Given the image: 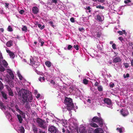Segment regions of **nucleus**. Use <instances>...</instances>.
<instances>
[{"label":"nucleus","mask_w":133,"mask_h":133,"mask_svg":"<svg viewBox=\"0 0 133 133\" xmlns=\"http://www.w3.org/2000/svg\"><path fill=\"white\" fill-rule=\"evenodd\" d=\"M72 46L70 45H68L67 49L68 50H70L72 48Z\"/></svg>","instance_id":"48"},{"label":"nucleus","mask_w":133,"mask_h":133,"mask_svg":"<svg viewBox=\"0 0 133 133\" xmlns=\"http://www.w3.org/2000/svg\"><path fill=\"white\" fill-rule=\"evenodd\" d=\"M12 42L11 40L8 42L6 44V46L8 47H10L12 45Z\"/></svg>","instance_id":"18"},{"label":"nucleus","mask_w":133,"mask_h":133,"mask_svg":"<svg viewBox=\"0 0 133 133\" xmlns=\"http://www.w3.org/2000/svg\"><path fill=\"white\" fill-rule=\"evenodd\" d=\"M116 130L118 131L120 133H122V129L121 128H117Z\"/></svg>","instance_id":"38"},{"label":"nucleus","mask_w":133,"mask_h":133,"mask_svg":"<svg viewBox=\"0 0 133 133\" xmlns=\"http://www.w3.org/2000/svg\"><path fill=\"white\" fill-rule=\"evenodd\" d=\"M18 93L20 96H22L23 104L26 103L25 105V107L27 110H29L30 109V104L28 101V99L30 102H31L32 99V97L31 92L29 91L22 89L21 90L18 92Z\"/></svg>","instance_id":"1"},{"label":"nucleus","mask_w":133,"mask_h":133,"mask_svg":"<svg viewBox=\"0 0 133 133\" xmlns=\"http://www.w3.org/2000/svg\"><path fill=\"white\" fill-rule=\"evenodd\" d=\"M0 31L2 32H4V30L3 28H0Z\"/></svg>","instance_id":"64"},{"label":"nucleus","mask_w":133,"mask_h":133,"mask_svg":"<svg viewBox=\"0 0 133 133\" xmlns=\"http://www.w3.org/2000/svg\"><path fill=\"white\" fill-rule=\"evenodd\" d=\"M124 65H125V67L126 68H128L129 66V65H128V64L127 63H125L124 64Z\"/></svg>","instance_id":"59"},{"label":"nucleus","mask_w":133,"mask_h":133,"mask_svg":"<svg viewBox=\"0 0 133 133\" xmlns=\"http://www.w3.org/2000/svg\"><path fill=\"white\" fill-rule=\"evenodd\" d=\"M17 116L19 123H22V121H23V119L21 116L20 115L18 114L17 115Z\"/></svg>","instance_id":"19"},{"label":"nucleus","mask_w":133,"mask_h":133,"mask_svg":"<svg viewBox=\"0 0 133 133\" xmlns=\"http://www.w3.org/2000/svg\"><path fill=\"white\" fill-rule=\"evenodd\" d=\"M49 23L50 24V25L54 28L55 27V26L53 24V22L52 21H50L49 22Z\"/></svg>","instance_id":"40"},{"label":"nucleus","mask_w":133,"mask_h":133,"mask_svg":"<svg viewBox=\"0 0 133 133\" xmlns=\"http://www.w3.org/2000/svg\"><path fill=\"white\" fill-rule=\"evenodd\" d=\"M39 133H45V131H43L41 129H39Z\"/></svg>","instance_id":"54"},{"label":"nucleus","mask_w":133,"mask_h":133,"mask_svg":"<svg viewBox=\"0 0 133 133\" xmlns=\"http://www.w3.org/2000/svg\"><path fill=\"white\" fill-rule=\"evenodd\" d=\"M0 108L2 110H6V107L5 106H4L3 105L2 106L0 107Z\"/></svg>","instance_id":"39"},{"label":"nucleus","mask_w":133,"mask_h":133,"mask_svg":"<svg viewBox=\"0 0 133 133\" xmlns=\"http://www.w3.org/2000/svg\"><path fill=\"white\" fill-rule=\"evenodd\" d=\"M117 33H119L120 35H122L123 34H125L126 33L125 31V30H123L122 31H117Z\"/></svg>","instance_id":"26"},{"label":"nucleus","mask_w":133,"mask_h":133,"mask_svg":"<svg viewBox=\"0 0 133 133\" xmlns=\"http://www.w3.org/2000/svg\"><path fill=\"white\" fill-rule=\"evenodd\" d=\"M129 45L132 47V49H133V42L129 43Z\"/></svg>","instance_id":"61"},{"label":"nucleus","mask_w":133,"mask_h":133,"mask_svg":"<svg viewBox=\"0 0 133 133\" xmlns=\"http://www.w3.org/2000/svg\"><path fill=\"white\" fill-rule=\"evenodd\" d=\"M89 81L86 79H84L83 80V83L85 84L86 85L88 84Z\"/></svg>","instance_id":"30"},{"label":"nucleus","mask_w":133,"mask_h":133,"mask_svg":"<svg viewBox=\"0 0 133 133\" xmlns=\"http://www.w3.org/2000/svg\"><path fill=\"white\" fill-rule=\"evenodd\" d=\"M96 8H97L103 9L104 8V7L103 6H102L101 5H99L96 6Z\"/></svg>","instance_id":"36"},{"label":"nucleus","mask_w":133,"mask_h":133,"mask_svg":"<svg viewBox=\"0 0 133 133\" xmlns=\"http://www.w3.org/2000/svg\"><path fill=\"white\" fill-rule=\"evenodd\" d=\"M24 12V11L23 10H21L19 12V13L21 14H22Z\"/></svg>","instance_id":"53"},{"label":"nucleus","mask_w":133,"mask_h":133,"mask_svg":"<svg viewBox=\"0 0 133 133\" xmlns=\"http://www.w3.org/2000/svg\"><path fill=\"white\" fill-rule=\"evenodd\" d=\"M80 133H87V130L85 128L84 126L81 127L79 129Z\"/></svg>","instance_id":"7"},{"label":"nucleus","mask_w":133,"mask_h":133,"mask_svg":"<svg viewBox=\"0 0 133 133\" xmlns=\"http://www.w3.org/2000/svg\"><path fill=\"white\" fill-rule=\"evenodd\" d=\"M30 65H31V64L35 63L36 62H35L34 60V59L32 57H31L30 58Z\"/></svg>","instance_id":"23"},{"label":"nucleus","mask_w":133,"mask_h":133,"mask_svg":"<svg viewBox=\"0 0 133 133\" xmlns=\"http://www.w3.org/2000/svg\"><path fill=\"white\" fill-rule=\"evenodd\" d=\"M124 77V78H128L129 76V74L128 73H127L126 74V76H125V75L124 74L123 75Z\"/></svg>","instance_id":"47"},{"label":"nucleus","mask_w":133,"mask_h":133,"mask_svg":"<svg viewBox=\"0 0 133 133\" xmlns=\"http://www.w3.org/2000/svg\"><path fill=\"white\" fill-rule=\"evenodd\" d=\"M62 132L63 133H70L69 131L67 129H65L64 128H62Z\"/></svg>","instance_id":"20"},{"label":"nucleus","mask_w":133,"mask_h":133,"mask_svg":"<svg viewBox=\"0 0 133 133\" xmlns=\"http://www.w3.org/2000/svg\"><path fill=\"white\" fill-rule=\"evenodd\" d=\"M90 125L91 127L95 128H97L98 127V125L94 123H90Z\"/></svg>","instance_id":"25"},{"label":"nucleus","mask_w":133,"mask_h":133,"mask_svg":"<svg viewBox=\"0 0 133 133\" xmlns=\"http://www.w3.org/2000/svg\"><path fill=\"white\" fill-rule=\"evenodd\" d=\"M74 105H67V109L69 111H71L74 108Z\"/></svg>","instance_id":"17"},{"label":"nucleus","mask_w":133,"mask_h":133,"mask_svg":"<svg viewBox=\"0 0 133 133\" xmlns=\"http://www.w3.org/2000/svg\"><path fill=\"white\" fill-rule=\"evenodd\" d=\"M38 26L41 30H42L45 27V26L44 25H43L42 26V25L41 24H38Z\"/></svg>","instance_id":"33"},{"label":"nucleus","mask_w":133,"mask_h":133,"mask_svg":"<svg viewBox=\"0 0 133 133\" xmlns=\"http://www.w3.org/2000/svg\"><path fill=\"white\" fill-rule=\"evenodd\" d=\"M45 65L48 67H50L51 66V63L49 61H46L45 62Z\"/></svg>","instance_id":"21"},{"label":"nucleus","mask_w":133,"mask_h":133,"mask_svg":"<svg viewBox=\"0 0 133 133\" xmlns=\"http://www.w3.org/2000/svg\"><path fill=\"white\" fill-rule=\"evenodd\" d=\"M19 113L22 116H25V113L24 112H23L22 111H19Z\"/></svg>","instance_id":"44"},{"label":"nucleus","mask_w":133,"mask_h":133,"mask_svg":"<svg viewBox=\"0 0 133 133\" xmlns=\"http://www.w3.org/2000/svg\"><path fill=\"white\" fill-rule=\"evenodd\" d=\"M6 51L9 54L12 52L10 50H6Z\"/></svg>","instance_id":"55"},{"label":"nucleus","mask_w":133,"mask_h":133,"mask_svg":"<svg viewBox=\"0 0 133 133\" xmlns=\"http://www.w3.org/2000/svg\"><path fill=\"white\" fill-rule=\"evenodd\" d=\"M97 89L99 91L101 92L103 90V87L102 85H99L97 87Z\"/></svg>","instance_id":"24"},{"label":"nucleus","mask_w":133,"mask_h":133,"mask_svg":"<svg viewBox=\"0 0 133 133\" xmlns=\"http://www.w3.org/2000/svg\"><path fill=\"white\" fill-rule=\"evenodd\" d=\"M120 112L122 115L124 117L127 116L129 114L128 111L127 110L122 109L121 110Z\"/></svg>","instance_id":"6"},{"label":"nucleus","mask_w":133,"mask_h":133,"mask_svg":"<svg viewBox=\"0 0 133 133\" xmlns=\"http://www.w3.org/2000/svg\"><path fill=\"white\" fill-rule=\"evenodd\" d=\"M67 124V123L66 121H65L63 120L62 121V124L63 125H64Z\"/></svg>","instance_id":"52"},{"label":"nucleus","mask_w":133,"mask_h":133,"mask_svg":"<svg viewBox=\"0 0 133 133\" xmlns=\"http://www.w3.org/2000/svg\"><path fill=\"white\" fill-rule=\"evenodd\" d=\"M116 44H115L114 43L112 44V48H113V49H116Z\"/></svg>","instance_id":"45"},{"label":"nucleus","mask_w":133,"mask_h":133,"mask_svg":"<svg viewBox=\"0 0 133 133\" xmlns=\"http://www.w3.org/2000/svg\"><path fill=\"white\" fill-rule=\"evenodd\" d=\"M8 30L9 31H13L12 28L10 26H9L8 27Z\"/></svg>","instance_id":"43"},{"label":"nucleus","mask_w":133,"mask_h":133,"mask_svg":"<svg viewBox=\"0 0 133 133\" xmlns=\"http://www.w3.org/2000/svg\"><path fill=\"white\" fill-rule=\"evenodd\" d=\"M6 88L8 89V92L9 95L11 96H13L14 95V93L11 88L7 85H6Z\"/></svg>","instance_id":"9"},{"label":"nucleus","mask_w":133,"mask_h":133,"mask_svg":"<svg viewBox=\"0 0 133 133\" xmlns=\"http://www.w3.org/2000/svg\"><path fill=\"white\" fill-rule=\"evenodd\" d=\"M121 59L119 57L117 56L114 58L113 60V62L115 63H117L120 62Z\"/></svg>","instance_id":"13"},{"label":"nucleus","mask_w":133,"mask_h":133,"mask_svg":"<svg viewBox=\"0 0 133 133\" xmlns=\"http://www.w3.org/2000/svg\"><path fill=\"white\" fill-rule=\"evenodd\" d=\"M119 40L121 41L123 40V38L122 37H119L118 38Z\"/></svg>","instance_id":"57"},{"label":"nucleus","mask_w":133,"mask_h":133,"mask_svg":"<svg viewBox=\"0 0 133 133\" xmlns=\"http://www.w3.org/2000/svg\"><path fill=\"white\" fill-rule=\"evenodd\" d=\"M3 80L2 78H0V89H3L4 88L3 84L2 83L1 80L2 81Z\"/></svg>","instance_id":"22"},{"label":"nucleus","mask_w":133,"mask_h":133,"mask_svg":"<svg viewBox=\"0 0 133 133\" xmlns=\"http://www.w3.org/2000/svg\"><path fill=\"white\" fill-rule=\"evenodd\" d=\"M97 20L99 21V22L102 21L101 17L99 15H98L97 16Z\"/></svg>","instance_id":"32"},{"label":"nucleus","mask_w":133,"mask_h":133,"mask_svg":"<svg viewBox=\"0 0 133 133\" xmlns=\"http://www.w3.org/2000/svg\"><path fill=\"white\" fill-rule=\"evenodd\" d=\"M20 131L21 133H24L25 130L24 128L22 126H21L20 128Z\"/></svg>","instance_id":"27"},{"label":"nucleus","mask_w":133,"mask_h":133,"mask_svg":"<svg viewBox=\"0 0 133 133\" xmlns=\"http://www.w3.org/2000/svg\"><path fill=\"white\" fill-rule=\"evenodd\" d=\"M95 133H103V130L101 128H97L95 130Z\"/></svg>","instance_id":"14"},{"label":"nucleus","mask_w":133,"mask_h":133,"mask_svg":"<svg viewBox=\"0 0 133 133\" xmlns=\"http://www.w3.org/2000/svg\"><path fill=\"white\" fill-rule=\"evenodd\" d=\"M32 129L34 133H37L38 128L34 124H32Z\"/></svg>","instance_id":"10"},{"label":"nucleus","mask_w":133,"mask_h":133,"mask_svg":"<svg viewBox=\"0 0 133 133\" xmlns=\"http://www.w3.org/2000/svg\"><path fill=\"white\" fill-rule=\"evenodd\" d=\"M3 89H0V92L1 93L2 97L5 99L6 100L7 99V95L4 91H2Z\"/></svg>","instance_id":"11"},{"label":"nucleus","mask_w":133,"mask_h":133,"mask_svg":"<svg viewBox=\"0 0 133 133\" xmlns=\"http://www.w3.org/2000/svg\"><path fill=\"white\" fill-rule=\"evenodd\" d=\"M100 118L97 116H95L93 118L92 120L93 122L97 123Z\"/></svg>","instance_id":"15"},{"label":"nucleus","mask_w":133,"mask_h":133,"mask_svg":"<svg viewBox=\"0 0 133 133\" xmlns=\"http://www.w3.org/2000/svg\"><path fill=\"white\" fill-rule=\"evenodd\" d=\"M48 130L49 132L50 133H56L57 132L56 127L53 126L49 127Z\"/></svg>","instance_id":"4"},{"label":"nucleus","mask_w":133,"mask_h":133,"mask_svg":"<svg viewBox=\"0 0 133 133\" xmlns=\"http://www.w3.org/2000/svg\"><path fill=\"white\" fill-rule=\"evenodd\" d=\"M57 0H52V2L53 3H54L55 4L57 3Z\"/></svg>","instance_id":"56"},{"label":"nucleus","mask_w":133,"mask_h":133,"mask_svg":"<svg viewBox=\"0 0 133 133\" xmlns=\"http://www.w3.org/2000/svg\"><path fill=\"white\" fill-rule=\"evenodd\" d=\"M10 57L12 58H14L15 57V55L12 52L9 54Z\"/></svg>","instance_id":"28"},{"label":"nucleus","mask_w":133,"mask_h":133,"mask_svg":"<svg viewBox=\"0 0 133 133\" xmlns=\"http://www.w3.org/2000/svg\"><path fill=\"white\" fill-rule=\"evenodd\" d=\"M15 107L16 109V111L19 112V111H21V110H20L19 109V107H18V105H16V106H15Z\"/></svg>","instance_id":"42"},{"label":"nucleus","mask_w":133,"mask_h":133,"mask_svg":"<svg viewBox=\"0 0 133 133\" xmlns=\"http://www.w3.org/2000/svg\"><path fill=\"white\" fill-rule=\"evenodd\" d=\"M3 65L4 67H6L8 66V64L7 62L5 60L3 61Z\"/></svg>","instance_id":"29"},{"label":"nucleus","mask_w":133,"mask_h":133,"mask_svg":"<svg viewBox=\"0 0 133 133\" xmlns=\"http://www.w3.org/2000/svg\"><path fill=\"white\" fill-rule=\"evenodd\" d=\"M98 83L97 81H96L94 84V85L95 86H98Z\"/></svg>","instance_id":"58"},{"label":"nucleus","mask_w":133,"mask_h":133,"mask_svg":"<svg viewBox=\"0 0 133 133\" xmlns=\"http://www.w3.org/2000/svg\"><path fill=\"white\" fill-rule=\"evenodd\" d=\"M109 86L111 88H113L114 86V84L113 83H110L109 84Z\"/></svg>","instance_id":"49"},{"label":"nucleus","mask_w":133,"mask_h":133,"mask_svg":"<svg viewBox=\"0 0 133 133\" xmlns=\"http://www.w3.org/2000/svg\"><path fill=\"white\" fill-rule=\"evenodd\" d=\"M50 83L53 85H55V82L53 80H51L50 81Z\"/></svg>","instance_id":"51"},{"label":"nucleus","mask_w":133,"mask_h":133,"mask_svg":"<svg viewBox=\"0 0 133 133\" xmlns=\"http://www.w3.org/2000/svg\"><path fill=\"white\" fill-rule=\"evenodd\" d=\"M31 65H32L33 67H34V68H37L38 67V65L37 64V62H36L35 63H34Z\"/></svg>","instance_id":"31"},{"label":"nucleus","mask_w":133,"mask_h":133,"mask_svg":"<svg viewBox=\"0 0 133 133\" xmlns=\"http://www.w3.org/2000/svg\"><path fill=\"white\" fill-rule=\"evenodd\" d=\"M40 41H41V45L42 46H43V44L44 43V42L43 41H42V40L41 39H40Z\"/></svg>","instance_id":"63"},{"label":"nucleus","mask_w":133,"mask_h":133,"mask_svg":"<svg viewBox=\"0 0 133 133\" xmlns=\"http://www.w3.org/2000/svg\"><path fill=\"white\" fill-rule=\"evenodd\" d=\"M65 104L67 105H69L70 104H71V105H74L72 99L70 98H66L65 99Z\"/></svg>","instance_id":"3"},{"label":"nucleus","mask_w":133,"mask_h":133,"mask_svg":"<svg viewBox=\"0 0 133 133\" xmlns=\"http://www.w3.org/2000/svg\"><path fill=\"white\" fill-rule=\"evenodd\" d=\"M78 30L79 31H81L84 30V29L83 28H80L78 29Z\"/></svg>","instance_id":"60"},{"label":"nucleus","mask_w":133,"mask_h":133,"mask_svg":"<svg viewBox=\"0 0 133 133\" xmlns=\"http://www.w3.org/2000/svg\"><path fill=\"white\" fill-rule=\"evenodd\" d=\"M18 76L19 78V79L20 80H22L23 79V77L21 75L19 72H18L17 73Z\"/></svg>","instance_id":"35"},{"label":"nucleus","mask_w":133,"mask_h":133,"mask_svg":"<svg viewBox=\"0 0 133 133\" xmlns=\"http://www.w3.org/2000/svg\"><path fill=\"white\" fill-rule=\"evenodd\" d=\"M32 11L34 14H37L39 12V9L36 6H35L32 8Z\"/></svg>","instance_id":"8"},{"label":"nucleus","mask_w":133,"mask_h":133,"mask_svg":"<svg viewBox=\"0 0 133 133\" xmlns=\"http://www.w3.org/2000/svg\"><path fill=\"white\" fill-rule=\"evenodd\" d=\"M7 72L9 74L12 79H14L15 78L14 75L12 71L10 69H7Z\"/></svg>","instance_id":"12"},{"label":"nucleus","mask_w":133,"mask_h":133,"mask_svg":"<svg viewBox=\"0 0 133 133\" xmlns=\"http://www.w3.org/2000/svg\"><path fill=\"white\" fill-rule=\"evenodd\" d=\"M5 70L4 68L1 65H0V71L1 72L4 71Z\"/></svg>","instance_id":"34"},{"label":"nucleus","mask_w":133,"mask_h":133,"mask_svg":"<svg viewBox=\"0 0 133 133\" xmlns=\"http://www.w3.org/2000/svg\"><path fill=\"white\" fill-rule=\"evenodd\" d=\"M36 122L38 124V126L41 128L45 129L47 127L48 124L44 120L38 117L36 118Z\"/></svg>","instance_id":"2"},{"label":"nucleus","mask_w":133,"mask_h":133,"mask_svg":"<svg viewBox=\"0 0 133 133\" xmlns=\"http://www.w3.org/2000/svg\"><path fill=\"white\" fill-rule=\"evenodd\" d=\"M131 1L130 0H126L124 1V3L125 4H127L129 2H130Z\"/></svg>","instance_id":"50"},{"label":"nucleus","mask_w":133,"mask_h":133,"mask_svg":"<svg viewBox=\"0 0 133 133\" xmlns=\"http://www.w3.org/2000/svg\"><path fill=\"white\" fill-rule=\"evenodd\" d=\"M70 20L71 22L72 23H74L75 22L74 18L73 17L71 18Z\"/></svg>","instance_id":"46"},{"label":"nucleus","mask_w":133,"mask_h":133,"mask_svg":"<svg viewBox=\"0 0 133 133\" xmlns=\"http://www.w3.org/2000/svg\"><path fill=\"white\" fill-rule=\"evenodd\" d=\"M97 123H99V125L101 127L102 126L103 124V120L101 118Z\"/></svg>","instance_id":"16"},{"label":"nucleus","mask_w":133,"mask_h":133,"mask_svg":"<svg viewBox=\"0 0 133 133\" xmlns=\"http://www.w3.org/2000/svg\"><path fill=\"white\" fill-rule=\"evenodd\" d=\"M22 30L23 31H26L27 30V27L25 26H24L23 28H22Z\"/></svg>","instance_id":"37"},{"label":"nucleus","mask_w":133,"mask_h":133,"mask_svg":"<svg viewBox=\"0 0 133 133\" xmlns=\"http://www.w3.org/2000/svg\"><path fill=\"white\" fill-rule=\"evenodd\" d=\"M74 47L76 50H78L79 49V46L78 45H74Z\"/></svg>","instance_id":"41"},{"label":"nucleus","mask_w":133,"mask_h":133,"mask_svg":"<svg viewBox=\"0 0 133 133\" xmlns=\"http://www.w3.org/2000/svg\"><path fill=\"white\" fill-rule=\"evenodd\" d=\"M104 104H106L108 105H110L111 104V100L109 98H105L103 100Z\"/></svg>","instance_id":"5"},{"label":"nucleus","mask_w":133,"mask_h":133,"mask_svg":"<svg viewBox=\"0 0 133 133\" xmlns=\"http://www.w3.org/2000/svg\"><path fill=\"white\" fill-rule=\"evenodd\" d=\"M105 0H98V1L101 2L102 3H103L104 1Z\"/></svg>","instance_id":"62"}]
</instances>
